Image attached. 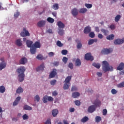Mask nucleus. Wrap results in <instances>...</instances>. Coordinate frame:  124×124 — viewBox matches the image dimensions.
<instances>
[{"mask_svg":"<svg viewBox=\"0 0 124 124\" xmlns=\"http://www.w3.org/2000/svg\"><path fill=\"white\" fill-rule=\"evenodd\" d=\"M20 16V12H16V14H14V16L15 18H18L19 16Z\"/></svg>","mask_w":124,"mask_h":124,"instance_id":"obj_51","label":"nucleus"},{"mask_svg":"<svg viewBox=\"0 0 124 124\" xmlns=\"http://www.w3.org/2000/svg\"><path fill=\"white\" fill-rule=\"evenodd\" d=\"M117 70H123L124 68V62H121L120 63L119 66L117 67Z\"/></svg>","mask_w":124,"mask_h":124,"instance_id":"obj_22","label":"nucleus"},{"mask_svg":"<svg viewBox=\"0 0 124 124\" xmlns=\"http://www.w3.org/2000/svg\"><path fill=\"white\" fill-rule=\"evenodd\" d=\"M57 26H58L60 29H64L65 25L62 21H58L57 23Z\"/></svg>","mask_w":124,"mask_h":124,"instance_id":"obj_20","label":"nucleus"},{"mask_svg":"<svg viewBox=\"0 0 124 124\" xmlns=\"http://www.w3.org/2000/svg\"><path fill=\"white\" fill-rule=\"evenodd\" d=\"M5 67H6V62L2 61L0 63V70H2L4 68H5Z\"/></svg>","mask_w":124,"mask_h":124,"instance_id":"obj_19","label":"nucleus"},{"mask_svg":"<svg viewBox=\"0 0 124 124\" xmlns=\"http://www.w3.org/2000/svg\"><path fill=\"white\" fill-rule=\"evenodd\" d=\"M103 116H106V115H107V109H104L103 110Z\"/></svg>","mask_w":124,"mask_h":124,"instance_id":"obj_55","label":"nucleus"},{"mask_svg":"<svg viewBox=\"0 0 124 124\" xmlns=\"http://www.w3.org/2000/svg\"><path fill=\"white\" fill-rule=\"evenodd\" d=\"M75 103L77 106H80V105H81V102L79 100L75 101Z\"/></svg>","mask_w":124,"mask_h":124,"instance_id":"obj_48","label":"nucleus"},{"mask_svg":"<svg viewBox=\"0 0 124 124\" xmlns=\"http://www.w3.org/2000/svg\"><path fill=\"white\" fill-rule=\"evenodd\" d=\"M102 69L105 73L107 72V71H113L114 70V68L112 66L109 65V63L107 61H104L102 62Z\"/></svg>","mask_w":124,"mask_h":124,"instance_id":"obj_1","label":"nucleus"},{"mask_svg":"<svg viewBox=\"0 0 124 124\" xmlns=\"http://www.w3.org/2000/svg\"><path fill=\"white\" fill-rule=\"evenodd\" d=\"M28 62V59L25 57L22 58L19 61L20 64H25Z\"/></svg>","mask_w":124,"mask_h":124,"instance_id":"obj_14","label":"nucleus"},{"mask_svg":"<svg viewBox=\"0 0 124 124\" xmlns=\"http://www.w3.org/2000/svg\"><path fill=\"white\" fill-rule=\"evenodd\" d=\"M94 42H97V39L89 40L88 41V45H93Z\"/></svg>","mask_w":124,"mask_h":124,"instance_id":"obj_23","label":"nucleus"},{"mask_svg":"<svg viewBox=\"0 0 124 124\" xmlns=\"http://www.w3.org/2000/svg\"><path fill=\"white\" fill-rule=\"evenodd\" d=\"M52 8L54 9V10H58L59 9V4L55 3L53 4V5L52 7Z\"/></svg>","mask_w":124,"mask_h":124,"instance_id":"obj_35","label":"nucleus"},{"mask_svg":"<svg viewBox=\"0 0 124 124\" xmlns=\"http://www.w3.org/2000/svg\"><path fill=\"white\" fill-rule=\"evenodd\" d=\"M23 120H28L29 119V116L27 114H24L22 116Z\"/></svg>","mask_w":124,"mask_h":124,"instance_id":"obj_53","label":"nucleus"},{"mask_svg":"<svg viewBox=\"0 0 124 124\" xmlns=\"http://www.w3.org/2000/svg\"><path fill=\"white\" fill-rule=\"evenodd\" d=\"M85 6L86 7H87V8L90 9V8H92L93 7V4L85 3Z\"/></svg>","mask_w":124,"mask_h":124,"instance_id":"obj_43","label":"nucleus"},{"mask_svg":"<svg viewBox=\"0 0 124 124\" xmlns=\"http://www.w3.org/2000/svg\"><path fill=\"white\" fill-rule=\"evenodd\" d=\"M57 75V69H53L52 71L50 73L49 76V79H51V78H54Z\"/></svg>","mask_w":124,"mask_h":124,"instance_id":"obj_10","label":"nucleus"},{"mask_svg":"<svg viewBox=\"0 0 124 124\" xmlns=\"http://www.w3.org/2000/svg\"><path fill=\"white\" fill-rule=\"evenodd\" d=\"M24 92V89L21 86H19L16 91V93H22Z\"/></svg>","mask_w":124,"mask_h":124,"instance_id":"obj_25","label":"nucleus"},{"mask_svg":"<svg viewBox=\"0 0 124 124\" xmlns=\"http://www.w3.org/2000/svg\"><path fill=\"white\" fill-rule=\"evenodd\" d=\"M75 65L76 66H80V65H81V60L79 59H77L76 61Z\"/></svg>","mask_w":124,"mask_h":124,"instance_id":"obj_32","label":"nucleus"},{"mask_svg":"<svg viewBox=\"0 0 124 124\" xmlns=\"http://www.w3.org/2000/svg\"><path fill=\"white\" fill-rule=\"evenodd\" d=\"M67 61H68V59L65 57H64L62 59V62H64V63H66L67 62Z\"/></svg>","mask_w":124,"mask_h":124,"instance_id":"obj_49","label":"nucleus"},{"mask_svg":"<svg viewBox=\"0 0 124 124\" xmlns=\"http://www.w3.org/2000/svg\"><path fill=\"white\" fill-rule=\"evenodd\" d=\"M96 107H97L96 105L90 106L88 108V112H89V113H93V112H94V111H95V109H96Z\"/></svg>","mask_w":124,"mask_h":124,"instance_id":"obj_9","label":"nucleus"},{"mask_svg":"<svg viewBox=\"0 0 124 124\" xmlns=\"http://www.w3.org/2000/svg\"><path fill=\"white\" fill-rule=\"evenodd\" d=\"M45 67V65H44V63H43L36 69V71H38L39 72H40L44 70Z\"/></svg>","mask_w":124,"mask_h":124,"instance_id":"obj_11","label":"nucleus"},{"mask_svg":"<svg viewBox=\"0 0 124 124\" xmlns=\"http://www.w3.org/2000/svg\"><path fill=\"white\" fill-rule=\"evenodd\" d=\"M36 59H37V60H39V61H42V60H45V59H44V57L42 54H38L36 56Z\"/></svg>","mask_w":124,"mask_h":124,"instance_id":"obj_31","label":"nucleus"},{"mask_svg":"<svg viewBox=\"0 0 124 124\" xmlns=\"http://www.w3.org/2000/svg\"><path fill=\"white\" fill-rule=\"evenodd\" d=\"M78 96H80V93L78 92H75L72 93V97L74 98H77Z\"/></svg>","mask_w":124,"mask_h":124,"instance_id":"obj_27","label":"nucleus"},{"mask_svg":"<svg viewBox=\"0 0 124 124\" xmlns=\"http://www.w3.org/2000/svg\"><path fill=\"white\" fill-rule=\"evenodd\" d=\"M46 24V21L44 20H41L38 22L37 26L39 28H42V27H44V26H45Z\"/></svg>","mask_w":124,"mask_h":124,"instance_id":"obj_15","label":"nucleus"},{"mask_svg":"<svg viewBox=\"0 0 124 124\" xmlns=\"http://www.w3.org/2000/svg\"><path fill=\"white\" fill-rule=\"evenodd\" d=\"M88 11V10L85 8H81L79 10V13L82 14H85L86 12Z\"/></svg>","mask_w":124,"mask_h":124,"instance_id":"obj_26","label":"nucleus"},{"mask_svg":"<svg viewBox=\"0 0 124 124\" xmlns=\"http://www.w3.org/2000/svg\"><path fill=\"white\" fill-rule=\"evenodd\" d=\"M34 100L35 101H37V102H39V100H40V97H39V95H36L34 97Z\"/></svg>","mask_w":124,"mask_h":124,"instance_id":"obj_42","label":"nucleus"},{"mask_svg":"<svg viewBox=\"0 0 124 124\" xmlns=\"http://www.w3.org/2000/svg\"><path fill=\"white\" fill-rule=\"evenodd\" d=\"M56 45H57L58 47H62V46H63V44L62 43L61 41H57Z\"/></svg>","mask_w":124,"mask_h":124,"instance_id":"obj_38","label":"nucleus"},{"mask_svg":"<svg viewBox=\"0 0 124 124\" xmlns=\"http://www.w3.org/2000/svg\"><path fill=\"white\" fill-rule=\"evenodd\" d=\"M16 71L18 74H24L26 71V68L24 66H20L16 70Z\"/></svg>","mask_w":124,"mask_h":124,"instance_id":"obj_8","label":"nucleus"},{"mask_svg":"<svg viewBox=\"0 0 124 124\" xmlns=\"http://www.w3.org/2000/svg\"><path fill=\"white\" fill-rule=\"evenodd\" d=\"M92 65L94 67H96V68H97L98 69H99L101 66V65L99 63H95V62L93 63Z\"/></svg>","mask_w":124,"mask_h":124,"instance_id":"obj_30","label":"nucleus"},{"mask_svg":"<svg viewBox=\"0 0 124 124\" xmlns=\"http://www.w3.org/2000/svg\"><path fill=\"white\" fill-rule=\"evenodd\" d=\"M43 102L44 103H47L48 102V96L45 95L43 98Z\"/></svg>","mask_w":124,"mask_h":124,"instance_id":"obj_36","label":"nucleus"},{"mask_svg":"<svg viewBox=\"0 0 124 124\" xmlns=\"http://www.w3.org/2000/svg\"><path fill=\"white\" fill-rule=\"evenodd\" d=\"M111 93L112 94H116L118 93V91L115 89H112L111 91Z\"/></svg>","mask_w":124,"mask_h":124,"instance_id":"obj_47","label":"nucleus"},{"mask_svg":"<svg viewBox=\"0 0 124 124\" xmlns=\"http://www.w3.org/2000/svg\"><path fill=\"white\" fill-rule=\"evenodd\" d=\"M113 52L112 48H104L102 50V54H104L105 55H108Z\"/></svg>","mask_w":124,"mask_h":124,"instance_id":"obj_5","label":"nucleus"},{"mask_svg":"<svg viewBox=\"0 0 124 124\" xmlns=\"http://www.w3.org/2000/svg\"><path fill=\"white\" fill-rule=\"evenodd\" d=\"M49 57H53L54 56V52H51L48 53Z\"/></svg>","mask_w":124,"mask_h":124,"instance_id":"obj_64","label":"nucleus"},{"mask_svg":"<svg viewBox=\"0 0 124 124\" xmlns=\"http://www.w3.org/2000/svg\"><path fill=\"white\" fill-rule=\"evenodd\" d=\"M69 68L70 69H73V63L72 62H70L68 64Z\"/></svg>","mask_w":124,"mask_h":124,"instance_id":"obj_50","label":"nucleus"},{"mask_svg":"<svg viewBox=\"0 0 124 124\" xmlns=\"http://www.w3.org/2000/svg\"><path fill=\"white\" fill-rule=\"evenodd\" d=\"M23 108L24 110H28L29 111H31V110H32V108H31V107L28 105H25L24 106Z\"/></svg>","mask_w":124,"mask_h":124,"instance_id":"obj_28","label":"nucleus"},{"mask_svg":"<svg viewBox=\"0 0 124 124\" xmlns=\"http://www.w3.org/2000/svg\"><path fill=\"white\" fill-rule=\"evenodd\" d=\"M120 19H121V15H118L116 16L115 17V22H119V21H120Z\"/></svg>","mask_w":124,"mask_h":124,"instance_id":"obj_39","label":"nucleus"},{"mask_svg":"<svg viewBox=\"0 0 124 124\" xmlns=\"http://www.w3.org/2000/svg\"><path fill=\"white\" fill-rule=\"evenodd\" d=\"M33 43V42L31 41V40H27L26 41V45L27 46V47L28 48H31V46H32V44Z\"/></svg>","mask_w":124,"mask_h":124,"instance_id":"obj_18","label":"nucleus"},{"mask_svg":"<svg viewBox=\"0 0 124 124\" xmlns=\"http://www.w3.org/2000/svg\"><path fill=\"white\" fill-rule=\"evenodd\" d=\"M16 45L18 47H21L23 46V43H22V40L21 39H17L16 41L15 42Z\"/></svg>","mask_w":124,"mask_h":124,"instance_id":"obj_21","label":"nucleus"},{"mask_svg":"<svg viewBox=\"0 0 124 124\" xmlns=\"http://www.w3.org/2000/svg\"><path fill=\"white\" fill-rule=\"evenodd\" d=\"M52 95H53V96H57V95H58V92H57L56 91H54L53 92H52Z\"/></svg>","mask_w":124,"mask_h":124,"instance_id":"obj_61","label":"nucleus"},{"mask_svg":"<svg viewBox=\"0 0 124 124\" xmlns=\"http://www.w3.org/2000/svg\"><path fill=\"white\" fill-rule=\"evenodd\" d=\"M72 78V76H71L66 77L64 81V83H65L63 85L64 90H68V89H69V87L71 85L70 83V81H71Z\"/></svg>","mask_w":124,"mask_h":124,"instance_id":"obj_3","label":"nucleus"},{"mask_svg":"<svg viewBox=\"0 0 124 124\" xmlns=\"http://www.w3.org/2000/svg\"><path fill=\"white\" fill-rule=\"evenodd\" d=\"M18 103H19V102L17 101H15L13 103V106H16V105H18Z\"/></svg>","mask_w":124,"mask_h":124,"instance_id":"obj_60","label":"nucleus"},{"mask_svg":"<svg viewBox=\"0 0 124 124\" xmlns=\"http://www.w3.org/2000/svg\"><path fill=\"white\" fill-rule=\"evenodd\" d=\"M47 100L49 102H52L54 100V99L52 97V96H48L47 97Z\"/></svg>","mask_w":124,"mask_h":124,"instance_id":"obj_57","label":"nucleus"},{"mask_svg":"<svg viewBox=\"0 0 124 124\" xmlns=\"http://www.w3.org/2000/svg\"><path fill=\"white\" fill-rule=\"evenodd\" d=\"M25 79V74H19L18 75V81L19 82H23Z\"/></svg>","mask_w":124,"mask_h":124,"instance_id":"obj_17","label":"nucleus"},{"mask_svg":"<svg viewBox=\"0 0 124 124\" xmlns=\"http://www.w3.org/2000/svg\"><path fill=\"white\" fill-rule=\"evenodd\" d=\"M58 33L60 35H63V33H64V31H63L62 29H59Z\"/></svg>","mask_w":124,"mask_h":124,"instance_id":"obj_40","label":"nucleus"},{"mask_svg":"<svg viewBox=\"0 0 124 124\" xmlns=\"http://www.w3.org/2000/svg\"><path fill=\"white\" fill-rule=\"evenodd\" d=\"M52 114L53 117H57V115L59 114V110L57 109H54L52 111Z\"/></svg>","mask_w":124,"mask_h":124,"instance_id":"obj_24","label":"nucleus"},{"mask_svg":"<svg viewBox=\"0 0 124 124\" xmlns=\"http://www.w3.org/2000/svg\"><path fill=\"white\" fill-rule=\"evenodd\" d=\"M71 13L74 17H75L78 15V9L76 8H73L71 11Z\"/></svg>","mask_w":124,"mask_h":124,"instance_id":"obj_13","label":"nucleus"},{"mask_svg":"<svg viewBox=\"0 0 124 124\" xmlns=\"http://www.w3.org/2000/svg\"><path fill=\"white\" fill-rule=\"evenodd\" d=\"M114 38L115 35L113 34H111L107 37V39H108V40H113Z\"/></svg>","mask_w":124,"mask_h":124,"instance_id":"obj_29","label":"nucleus"},{"mask_svg":"<svg viewBox=\"0 0 124 124\" xmlns=\"http://www.w3.org/2000/svg\"><path fill=\"white\" fill-rule=\"evenodd\" d=\"M110 29H111V30H112L113 31V30H115V29H116V27H115V25H111L109 26Z\"/></svg>","mask_w":124,"mask_h":124,"instance_id":"obj_58","label":"nucleus"},{"mask_svg":"<svg viewBox=\"0 0 124 124\" xmlns=\"http://www.w3.org/2000/svg\"><path fill=\"white\" fill-rule=\"evenodd\" d=\"M85 59L86 61H91L93 62V57L92 56L91 53H87L85 55Z\"/></svg>","mask_w":124,"mask_h":124,"instance_id":"obj_7","label":"nucleus"},{"mask_svg":"<svg viewBox=\"0 0 124 124\" xmlns=\"http://www.w3.org/2000/svg\"><path fill=\"white\" fill-rule=\"evenodd\" d=\"M5 92V87L4 86H0V93H3Z\"/></svg>","mask_w":124,"mask_h":124,"instance_id":"obj_34","label":"nucleus"},{"mask_svg":"<svg viewBox=\"0 0 124 124\" xmlns=\"http://www.w3.org/2000/svg\"><path fill=\"white\" fill-rule=\"evenodd\" d=\"M92 31V29L91 28V27H90L89 26L86 27L84 28V33H85V34H88V33H90V32H91Z\"/></svg>","mask_w":124,"mask_h":124,"instance_id":"obj_12","label":"nucleus"},{"mask_svg":"<svg viewBox=\"0 0 124 124\" xmlns=\"http://www.w3.org/2000/svg\"><path fill=\"white\" fill-rule=\"evenodd\" d=\"M89 36L90 37H91V38H93V37L95 36V34H94V32H91L89 33Z\"/></svg>","mask_w":124,"mask_h":124,"instance_id":"obj_46","label":"nucleus"},{"mask_svg":"<svg viewBox=\"0 0 124 124\" xmlns=\"http://www.w3.org/2000/svg\"><path fill=\"white\" fill-rule=\"evenodd\" d=\"M124 43V38L122 39L118 38L114 41V44L115 45H122Z\"/></svg>","mask_w":124,"mask_h":124,"instance_id":"obj_6","label":"nucleus"},{"mask_svg":"<svg viewBox=\"0 0 124 124\" xmlns=\"http://www.w3.org/2000/svg\"><path fill=\"white\" fill-rule=\"evenodd\" d=\"M45 124H51V120L50 119L47 120Z\"/></svg>","mask_w":124,"mask_h":124,"instance_id":"obj_63","label":"nucleus"},{"mask_svg":"<svg viewBox=\"0 0 124 124\" xmlns=\"http://www.w3.org/2000/svg\"><path fill=\"white\" fill-rule=\"evenodd\" d=\"M41 47V44L39 41H36L32 44L31 47L30 48V52L31 55H34L36 53V49L40 48Z\"/></svg>","mask_w":124,"mask_h":124,"instance_id":"obj_2","label":"nucleus"},{"mask_svg":"<svg viewBox=\"0 0 124 124\" xmlns=\"http://www.w3.org/2000/svg\"><path fill=\"white\" fill-rule=\"evenodd\" d=\"M118 88H124V81L120 83L117 85Z\"/></svg>","mask_w":124,"mask_h":124,"instance_id":"obj_45","label":"nucleus"},{"mask_svg":"<svg viewBox=\"0 0 124 124\" xmlns=\"http://www.w3.org/2000/svg\"><path fill=\"white\" fill-rule=\"evenodd\" d=\"M98 37L100 39H102V38H103V35L102 34L99 33L98 34Z\"/></svg>","mask_w":124,"mask_h":124,"instance_id":"obj_59","label":"nucleus"},{"mask_svg":"<svg viewBox=\"0 0 124 124\" xmlns=\"http://www.w3.org/2000/svg\"><path fill=\"white\" fill-rule=\"evenodd\" d=\"M76 42L77 43V49H81V48H82V44L81 43V41H80L79 39H77L76 40Z\"/></svg>","mask_w":124,"mask_h":124,"instance_id":"obj_16","label":"nucleus"},{"mask_svg":"<svg viewBox=\"0 0 124 124\" xmlns=\"http://www.w3.org/2000/svg\"><path fill=\"white\" fill-rule=\"evenodd\" d=\"M95 119L96 123H99V122L101 121V118L100 116H96Z\"/></svg>","mask_w":124,"mask_h":124,"instance_id":"obj_44","label":"nucleus"},{"mask_svg":"<svg viewBox=\"0 0 124 124\" xmlns=\"http://www.w3.org/2000/svg\"><path fill=\"white\" fill-rule=\"evenodd\" d=\"M96 75H97V76H98V77H101L102 76V73L97 72L96 73Z\"/></svg>","mask_w":124,"mask_h":124,"instance_id":"obj_62","label":"nucleus"},{"mask_svg":"<svg viewBox=\"0 0 124 124\" xmlns=\"http://www.w3.org/2000/svg\"><path fill=\"white\" fill-rule=\"evenodd\" d=\"M62 55H67V50L65 49H63L62 51Z\"/></svg>","mask_w":124,"mask_h":124,"instance_id":"obj_52","label":"nucleus"},{"mask_svg":"<svg viewBox=\"0 0 124 124\" xmlns=\"http://www.w3.org/2000/svg\"><path fill=\"white\" fill-rule=\"evenodd\" d=\"M53 64L54 66H58L59 64H60V62H54L53 63Z\"/></svg>","mask_w":124,"mask_h":124,"instance_id":"obj_54","label":"nucleus"},{"mask_svg":"<svg viewBox=\"0 0 124 124\" xmlns=\"http://www.w3.org/2000/svg\"><path fill=\"white\" fill-rule=\"evenodd\" d=\"M50 85H51V86H55V85H56V84L57 83V80H56V79L52 80L50 81Z\"/></svg>","mask_w":124,"mask_h":124,"instance_id":"obj_41","label":"nucleus"},{"mask_svg":"<svg viewBox=\"0 0 124 124\" xmlns=\"http://www.w3.org/2000/svg\"><path fill=\"white\" fill-rule=\"evenodd\" d=\"M23 31L21 32L20 35L22 37H26V36H30V34L29 31L26 29V28H23Z\"/></svg>","mask_w":124,"mask_h":124,"instance_id":"obj_4","label":"nucleus"},{"mask_svg":"<svg viewBox=\"0 0 124 124\" xmlns=\"http://www.w3.org/2000/svg\"><path fill=\"white\" fill-rule=\"evenodd\" d=\"M47 21H48V22L50 23L51 24H53V23L55 22V20H54V18H52L51 17H48L47 18Z\"/></svg>","mask_w":124,"mask_h":124,"instance_id":"obj_37","label":"nucleus"},{"mask_svg":"<svg viewBox=\"0 0 124 124\" xmlns=\"http://www.w3.org/2000/svg\"><path fill=\"white\" fill-rule=\"evenodd\" d=\"M77 91V87L76 86H73L71 89V92H75Z\"/></svg>","mask_w":124,"mask_h":124,"instance_id":"obj_56","label":"nucleus"},{"mask_svg":"<svg viewBox=\"0 0 124 124\" xmlns=\"http://www.w3.org/2000/svg\"><path fill=\"white\" fill-rule=\"evenodd\" d=\"M89 121V117L87 116L84 117L81 120V123H87Z\"/></svg>","mask_w":124,"mask_h":124,"instance_id":"obj_33","label":"nucleus"}]
</instances>
